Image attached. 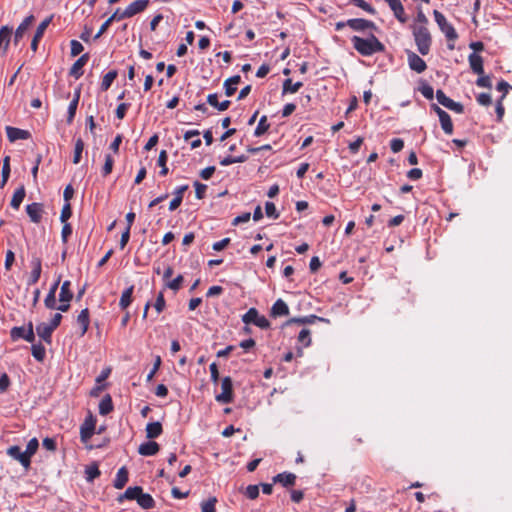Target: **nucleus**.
<instances>
[{
    "label": "nucleus",
    "mask_w": 512,
    "mask_h": 512,
    "mask_svg": "<svg viewBox=\"0 0 512 512\" xmlns=\"http://www.w3.org/2000/svg\"><path fill=\"white\" fill-rule=\"evenodd\" d=\"M114 409L112 397L110 394H106L99 403V414L106 416L111 413Z\"/></svg>",
    "instance_id": "obj_35"
},
{
    "label": "nucleus",
    "mask_w": 512,
    "mask_h": 512,
    "mask_svg": "<svg viewBox=\"0 0 512 512\" xmlns=\"http://www.w3.org/2000/svg\"><path fill=\"white\" fill-rule=\"evenodd\" d=\"M100 474L101 472L96 463L86 466L85 468V479L87 482H93L96 478L100 476Z\"/></svg>",
    "instance_id": "obj_44"
},
{
    "label": "nucleus",
    "mask_w": 512,
    "mask_h": 512,
    "mask_svg": "<svg viewBox=\"0 0 512 512\" xmlns=\"http://www.w3.org/2000/svg\"><path fill=\"white\" fill-rule=\"evenodd\" d=\"M244 495L250 500L256 499L259 496V485H248L245 488Z\"/></svg>",
    "instance_id": "obj_55"
},
{
    "label": "nucleus",
    "mask_w": 512,
    "mask_h": 512,
    "mask_svg": "<svg viewBox=\"0 0 512 512\" xmlns=\"http://www.w3.org/2000/svg\"><path fill=\"white\" fill-rule=\"evenodd\" d=\"M142 487L141 486H130L128 487L124 493L119 494L116 498V501L119 504H122L125 500H135L137 501V498L139 494L141 493Z\"/></svg>",
    "instance_id": "obj_23"
},
{
    "label": "nucleus",
    "mask_w": 512,
    "mask_h": 512,
    "mask_svg": "<svg viewBox=\"0 0 512 512\" xmlns=\"http://www.w3.org/2000/svg\"><path fill=\"white\" fill-rule=\"evenodd\" d=\"M125 18H130L126 10L121 11L120 8L116 9V11L108 18V20L112 23L113 21H121Z\"/></svg>",
    "instance_id": "obj_62"
},
{
    "label": "nucleus",
    "mask_w": 512,
    "mask_h": 512,
    "mask_svg": "<svg viewBox=\"0 0 512 512\" xmlns=\"http://www.w3.org/2000/svg\"><path fill=\"white\" fill-rule=\"evenodd\" d=\"M302 86H303L302 82L298 81V82L293 83L292 79L287 78L283 81L282 95H285L288 93H290V94L296 93Z\"/></svg>",
    "instance_id": "obj_40"
},
{
    "label": "nucleus",
    "mask_w": 512,
    "mask_h": 512,
    "mask_svg": "<svg viewBox=\"0 0 512 512\" xmlns=\"http://www.w3.org/2000/svg\"><path fill=\"white\" fill-rule=\"evenodd\" d=\"M25 196H26L25 186L21 185L20 187H18L15 190V192L12 196L11 202H10V206L13 209L18 210L20 208L21 203L23 202Z\"/></svg>",
    "instance_id": "obj_34"
},
{
    "label": "nucleus",
    "mask_w": 512,
    "mask_h": 512,
    "mask_svg": "<svg viewBox=\"0 0 512 512\" xmlns=\"http://www.w3.org/2000/svg\"><path fill=\"white\" fill-rule=\"evenodd\" d=\"M265 213H266L267 217L272 218V219H278L280 216L279 212L276 209L275 204L270 201H267L265 203Z\"/></svg>",
    "instance_id": "obj_53"
},
{
    "label": "nucleus",
    "mask_w": 512,
    "mask_h": 512,
    "mask_svg": "<svg viewBox=\"0 0 512 512\" xmlns=\"http://www.w3.org/2000/svg\"><path fill=\"white\" fill-rule=\"evenodd\" d=\"M31 353L35 360L42 362L46 357V349L41 342L31 343Z\"/></svg>",
    "instance_id": "obj_42"
},
{
    "label": "nucleus",
    "mask_w": 512,
    "mask_h": 512,
    "mask_svg": "<svg viewBox=\"0 0 512 512\" xmlns=\"http://www.w3.org/2000/svg\"><path fill=\"white\" fill-rule=\"evenodd\" d=\"M53 19V16H49L47 17L46 19H44L37 27L36 31H35V34L33 36V39L31 41V49L36 52L37 49H38V44H39V41L41 40V38L43 37L44 35V32L45 30L47 29V27L49 26V24L51 23Z\"/></svg>",
    "instance_id": "obj_15"
},
{
    "label": "nucleus",
    "mask_w": 512,
    "mask_h": 512,
    "mask_svg": "<svg viewBox=\"0 0 512 512\" xmlns=\"http://www.w3.org/2000/svg\"><path fill=\"white\" fill-rule=\"evenodd\" d=\"M129 480V473L125 466L118 469L116 477L113 482V486L116 489H122Z\"/></svg>",
    "instance_id": "obj_29"
},
{
    "label": "nucleus",
    "mask_w": 512,
    "mask_h": 512,
    "mask_svg": "<svg viewBox=\"0 0 512 512\" xmlns=\"http://www.w3.org/2000/svg\"><path fill=\"white\" fill-rule=\"evenodd\" d=\"M70 287L71 282L69 280H66L62 283L59 293L60 302H70L73 299L74 294L71 291Z\"/></svg>",
    "instance_id": "obj_36"
},
{
    "label": "nucleus",
    "mask_w": 512,
    "mask_h": 512,
    "mask_svg": "<svg viewBox=\"0 0 512 512\" xmlns=\"http://www.w3.org/2000/svg\"><path fill=\"white\" fill-rule=\"evenodd\" d=\"M349 2L370 15H375L377 13L376 9L365 0H349Z\"/></svg>",
    "instance_id": "obj_47"
},
{
    "label": "nucleus",
    "mask_w": 512,
    "mask_h": 512,
    "mask_svg": "<svg viewBox=\"0 0 512 512\" xmlns=\"http://www.w3.org/2000/svg\"><path fill=\"white\" fill-rule=\"evenodd\" d=\"M114 160L110 154L105 155V162L101 169V174L103 177L108 176L113 169Z\"/></svg>",
    "instance_id": "obj_51"
},
{
    "label": "nucleus",
    "mask_w": 512,
    "mask_h": 512,
    "mask_svg": "<svg viewBox=\"0 0 512 512\" xmlns=\"http://www.w3.org/2000/svg\"><path fill=\"white\" fill-rule=\"evenodd\" d=\"M240 81H241L240 75H234L225 80L223 87L225 90V95L227 97L234 95V93L237 90L236 85L239 84Z\"/></svg>",
    "instance_id": "obj_30"
},
{
    "label": "nucleus",
    "mask_w": 512,
    "mask_h": 512,
    "mask_svg": "<svg viewBox=\"0 0 512 512\" xmlns=\"http://www.w3.org/2000/svg\"><path fill=\"white\" fill-rule=\"evenodd\" d=\"M90 58L88 53L82 54L71 66L69 75L75 79H79L83 75V67L86 65Z\"/></svg>",
    "instance_id": "obj_16"
},
{
    "label": "nucleus",
    "mask_w": 512,
    "mask_h": 512,
    "mask_svg": "<svg viewBox=\"0 0 512 512\" xmlns=\"http://www.w3.org/2000/svg\"><path fill=\"white\" fill-rule=\"evenodd\" d=\"M166 306V301L164 299V293L163 291L159 292L157 295L156 301L154 303V308L157 311V313H161Z\"/></svg>",
    "instance_id": "obj_60"
},
{
    "label": "nucleus",
    "mask_w": 512,
    "mask_h": 512,
    "mask_svg": "<svg viewBox=\"0 0 512 512\" xmlns=\"http://www.w3.org/2000/svg\"><path fill=\"white\" fill-rule=\"evenodd\" d=\"M316 321L330 323V320L327 318H323V317L311 314V315L302 316V317H293V318L287 320L284 323V326H289L291 324H301V325L313 324Z\"/></svg>",
    "instance_id": "obj_14"
},
{
    "label": "nucleus",
    "mask_w": 512,
    "mask_h": 512,
    "mask_svg": "<svg viewBox=\"0 0 512 512\" xmlns=\"http://www.w3.org/2000/svg\"><path fill=\"white\" fill-rule=\"evenodd\" d=\"M222 392L215 396V400L218 403L230 404L234 400L233 392V380L230 376H226L222 379L221 383Z\"/></svg>",
    "instance_id": "obj_6"
},
{
    "label": "nucleus",
    "mask_w": 512,
    "mask_h": 512,
    "mask_svg": "<svg viewBox=\"0 0 512 512\" xmlns=\"http://www.w3.org/2000/svg\"><path fill=\"white\" fill-rule=\"evenodd\" d=\"M12 36V28L9 26H2L0 28V48L3 47L4 51H7L10 39Z\"/></svg>",
    "instance_id": "obj_38"
},
{
    "label": "nucleus",
    "mask_w": 512,
    "mask_h": 512,
    "mask_svg": "<svg viewBox=\"0 0 512 512\" xmlns=\"http://www.w3.org/2000/svg\"><path fill=\"white\" fill-rule=\"evenodd\" d=\"M61 281V275H58L54 283L50 286L49 292L44 299V304L47 309L56 308V292Z\"/></svg>",
    "instance_id": "obj_17"
},
{
    "label": "nucleus",
    "mask_w": 512,
    "mask_h": 512,
    "mask_svg": "<svg viewBox=\"0 0 512 512\" xmlns=\"http://www.w3.org/2000/svg\"><path fill=\"white\" fill-rule=\"evenodd\" d=\"M408 66L412 71L420 74L427 68L426 62L415 52L406 50Z\"/></svg>",
    "instance_id": "obj_10"
},
{
    "label": "nucleus",
    "mask_w": 512,
    "mask_h": 512,
    "mask_svg": "<svg viewBox=\"0 0 512 512\" xmlns=\"http://www.w3.org/2000/svg\"><path fill=\"white\" fill-rule=\"evenodd\" d=\"M38 447H39V442H38L37 438H35V437L30 439L29 442L27 443L25 452L30 460H31V457L37 452Z\"/></svg>",
    "instance_id": "obj_54"
},
{
    "label": "nucleus",
    "mask_w": 512,
    "mask_h": 512,
    "mask_svg": "<svg viewBox=\"0 0 512 512\" xmlns=\"http://www.w3.org/2000/svg\"><path fill=\"white\" fill-rule=\"evenodd\" d=\"M390 7V9L393 11L395 18L401 22L405 23L407 20V17L405 15L404 7L400 0H384Z\"/></svg>",
    "instance_id": "obj_19"
},
{
    "label": "nucleus",
    "mask_w": 512,
    "mask_h": 512,
    "mask_svg": "<svg viewBox=\"0 0 512 512\" xmlns=\"http://www.w3.org/2000/svg\"><path fill=\"white\" fill-rule=\"evenodd\" d=\"M133 291L134 286L131 285L122 292V295L119 300V307L121 308V310L127 309L129 305L132 303Z\"/></svg>",
    "instance_id": "obj_37"
},
{
    "label": "nucleus",
    "mask_w": 512,
    "mask_h": 512,
    "mask_svg": "<svg viewBox=\"0 0 512 512\" xmlns=\"http://www.w3.org/2000/svg\"><path fill=\"white\" fill-rule=\"evenodd\" d=\"M7 454L13 459L19 461V463L24 467H30L31 460L27 456L25 451H22L21 447L18 445L11 446L7 449Z\"/></svg>",
    "instance_id": "obj_12"
},
{
    "label": "nucleus",
    "mask_w": 512,
    "mask_h": 512,
    "mask_svg": "<svg viewBox=\"0 0 512 512\" xmlns=\"http://www.w3.org/2000/svg\"><path fill=\"white\" fill-rule=\"evenodd\" d=\"M168 160V154L166 150H162L159 153L157 164L161 167V170L159 171L160 176H166L168 174V167L166 166Z\"/></svg>",
    "instance_id": "obj_46"
},
{
    "label": "nucleus",
    "mask_w": 512,
    "mask_h": 512,
    "mask_svg": "<svg viewBox=\"0 0 512 512\" xmlns=\"http://www.w3.org/2000/svg\"><path fill=\"white\" fill-rule=\"evenodd\" d=\"M353 48L363 57H370L385 51V45L370 32L366 37L354 35L350 38Z\"/></svg>",
    "instance_id": "obj_1"
},
{
    "label": "nucleus",
    "mask_w": 512,
    "mask_h": 512,
    "mask_svg": "<svg viewBox=\"0 0 512 512\" xmlns=\"http://www.w3.org/2000/svg\"><path fill=\"white\" fill-rule=\"evenodd\" d=\"M468 62L470 65V68L473 73L477 75H483L484 74V67H483V58L476 52L471 53L468 56Z\"/></svg>",
    "instance_id": "obj_21"
},
{
    "label": "nucleus",
    "mask_w": 512,
    "mask_h": 512,
    "mask_svg": "<svg viewBox=\"0 0 512 512\" xmlns=\"http://www.w3.org/2000/svg\"><path fill=\"white\" fill-rule=\"evenodd\" d=\"M160 450V446L155 441H147L142 443L138 448V453L142 456H154Z\"/></svg>",
    "instance_id": "obj_25"
},
{
    "label": "nucleus",
    "mask_w": 512,
    "mask_h": 512,
    "mask_svg": "<svg viewBox=\"0 0 512 512\" xmlns=\"http://www.w3.org/2000/svg\"><path fill=\"white\" fill-rule=\"evenodd\" d=\"M37 335L47 344L52 342V334L54 330L45 322H41L35 327Z\"/></svg>",
    "instance_id": "obj_22"
},
{
    "label": "nucleus",
    "mask_w": 512,
    "mask_h": 512,
    "mask_svg": "<svg viewBox=\"0 0 512 512\" xmlns=\"http://www.w3.org/2000/svg\"><path fill=\"white\" fill-rule=\"evenodd\" d=\"M412 33L418 52L423 56L427 55L432 44V37L428 28L426 26H414Z\"/></svg>",
    "instance_id": "obj_2"
},
{
    "label": "nucleus",
    "mask_w": 512,
    "mask_h": 512,
    "mask_svg": "<svg viewBox=\"0 0 512 512\" xmlns=\"http://www.w3.org/2000/svg\"><path fill=\"white\" fill-rule=\"evenodd\" d=\"M72 216V207L70 203H64L61 214H60V221L62 223H66L67 220Z\"/></svg>",
    "instance_id": "obj_59"
},
{
    "label": "nucleus",
    "mask_w": 512,
    "mask_h": 512,
    "mask_svg": "<svg viewBox=\"0 0 512 512\" xmlns=\"http://www.w3.org/2000/svg\"><path fill=\"white\" fill-rule=\"evenodd\" d=\"M438 117L441 124V128L444 131V133L451 135L453 133L454 127L450 115L445 111Z\"/></svg>",
    "instance_id": "obj_41"
},
{
    "label": "nucleus",
    "mask_w": 512,
    "mask_h": 512,
    "mask_svg": "<svg viewBox=\"0 0 512 512\" xmlns=\"http://www.w3.org/2000/svg\"><path fill=\"white\" fill-rule=\"evenodd\" d=\"M84 149V141L81 138L76 139L74 146L73 163L78 164Z\"/></svg>",
    "instance_id": "obj_48"
},
{
    "label": "nucleus",
    "mask_w": 512,
    "mask_h": 512,
    "mask_svg": "<svg viewBox=\"0 0 512 512\" xmlns=\"http://www.w3.org/2000/svg\"><path fill=\"white\" fill-rule=\"evenodd\" d=\"M290 313L289 307L282 299H277L271 307L270 315L273 318L288 316Z\"/></svg>",
    "instance_id": "obj_20"
},
{
    "label": "nucleus",
    "mask_w": 512,
    "mask_h": 512,
    "mask_svg": "<svg viewBox=\"0 0 512 512\" xmlns=\"http://www.w3.org/2000/svg\"><path fill=\"white\" fill-rule=\"evenodd\" d=\"M145 431L148 439H155L162 434L163 427L159 421L150 422L146 425Z\"/></svg>",
    "instance_id": "obj_32"
},
{
    "label": "nucleus",
    "mask_w": 512,
    "mask_h": 512,
    "mask_svg": "<svg viewBox=\"0 0 512 512\" xmlns=\"http://www.w3.org/2000/svg\"><path fill=\"white\" fill-rule=\"evenodd\" d=\"M7 138L10 142H15L17 140H26L30 138L31 134L28 130L12 127V126H6L5 128Z\"/></svg>",
    "instance_id": "obj_18"
},
{
    "label": "nucleus",
    "mask_w": 512,
    "mask_h": 512,
    "mask_svg": "<svg viewBox=\"0 0 512 512\" xmlns=\"http://www.w3.org/2000/svg\"><path fill=\"white\" fill-rule=\"evenodd\" d=\"M242 322L246 325L248 324H254L255 326L261 328V329H269L271 324L269 320L263 316L260 315L258 310L256 308H250L243 316H242Z\"/></svg>",
    "instance_id": "obj_5"
},
{
    "label": "nucleus",
    "mask_w": 512,
    "mask_h": 512,
    "mask_svg": "<svg viewBox=\"0 0 512 512\" xmlns=\"http://www.w3.org/2000/svg\"><path fill=\"white\" fill-rule=\"evenodd\" d=\"M149 5V0H135L134 2L130 3L126 8V12L128 13L129 17H133L134 15L143 12L147 6Z\"/></svg>",
    "instance_id": "obj_27"
},
{
    "label": "nucleus",
    "mask_w": 512,
    "mask_h": 512,
    "mask_svg": "<svg viewBox=\"0 0 512 512\" xmlns=\"http://www.w3.org/2000/svg\"><path fill=\"white\" fill-rule=\"evenodd\" d=\"M183 281L184 277L182 275H178L176 278L166 281L165 287L177 292L182 287Z\"/></svg>",
    "instance_id": "obj_50"
},
{
    "label": "nucleus",
    "mask_w": 512,
    "mask_h": 512,
    "mask_svg": "<svg viewBox=\"0 0 512 512\" xmlns=\"http://www.w3.org/2000/svg\"><path fill=\"white\" fill-rule=\"evenodd\" d=\"M295 481L296 475L291 472H282L273 477V483H279L283 487H291Z\"/></svg>",
    "instance_id": "obj_26"
},
{
    "label": "nucleus",
    "mask_w": 512,
    "mask_h": 512,
    "mask_svg": "<svg viewBox=\"0 0 512 512\" xmlns=\"http://www.w3.org/2000/svg\"><path fill=\"white\" fill-rule=\"evenodd\" d=\"M83 50L84 47L78 40L73 39L70 41V55L72 57L79 55Z\"/></svg>",
    "instance_id": "obj_57"
},
{
    "label": "nucleus",
    "mask_w": 512,
    "mask_h": 512,
    "mask_svg": "<svg viewBox=\"0 0 512 512\" xmlns=\"http://www.w3.org/2000/svg\"><path fill=\"white\" fill-rule=\"evenodd\" d=\"M418 90L426 99L432 100L434 98V89L427 81L420 80Z\"/></svg>",
    "instance_id": "obj_45"
},
{
    "label": "nucleus",
    "mask_w": 512,
    "mask_h": 512,
    "mask_svg": "<svg viewBox=\"0 0 512 512\" xmlns=\"http://www.w3.org/2000/svg\"><path fill=\"white\" fill-rule=\"evenodd\" d=\"M216 497H209L207 500L201 502L202 512H216Z\"/></svg>",
    "instance_id": "obj_49"
},
{
    "label": "nucleus",
    "mask_w": 512,
    "mask_h": 512,
    "mask_svg": "<svg viewBox=\"0 0 512 512\" xmlns=\"http://www.w3.org/2000/svg\"><path fill=\"white\" fill-rule=\"evenodd\" d=\"M435 97L439 104L444 106L445 108L458 113L462 114L464 113V105L460 102H456L453 99L449 98L443 90L438 89L435 93Z\"/></svg>",
    "instance_id": "obj_8"
},
{
    "label": "nucleus",
    "mask_w": 512,
    "mask_h": 512,
    "mask_svg": "<svg viewBox=\"0 0 512 512\" xmlns=\"http://www.w3.org/2000/svg\"><path fill=\"white\" fill-rule=\"evenodd\" d=\"M433 16H434L435 22L437 23L441 32L445 35L446 39L449 42L456 41L458 39V34H457L455 28L453 27V25L447 21L445 15L438 10H434Z\"/></svg>",
    "instance_id": "obj_4"
},
{
    "label": "nucleus",
    "mask_w": 512,
    "mask_h": 512,
    "mask_svg": "<svg viewBox=\"0 0 512 512\" xmlns=\"http://www.w3.org/2000/svg\"><path fill=\"white\" fill-rule=\"evenodd\" d=\"M476 85L482 88H488L490 89L492 87L491 78L489 75H479L478 79L476 80Z\"/></svg>",
    "instance_id": "obj_61"
},
{
    "label": "nucleus",
    "mask_w": 512,
    "mask_h": 512,
    "mask_svg": "<svg viewBox=\"0 0 512 512\" xmlns=\"http://www.w3.org/2000/svg\"><path fill=\"white\" fill-rule=\"evenodd\" d=\"M130 105H131L130 103H120L117 106L115 115L119 120L124 119L126 112H127L128 108L130 107Z\"/></svg>",
    "instance_id": "obj_64"
},
{
    "label": "nucleus",
    "mask_w": 512,
    "mask_h": 512,
    "mask_svg": "<svg viewBox=\"0 0 512 512\" xmlns=\"http://www.w3.org/2000/svg\"><path fill=\"white\" fill-rule=\"evenodd\" d=\"M25 210L31 222L35 224L41 222L42 215L44 213V205L42 203L33 202L28 204Z\"/></svg>",
    "instance_id": "obj_13"
},
{
    "label": "nucleus",
    "mask_w": 512,
    "mask_h": 512,
    "mask_svg": "<svg viewBox=\"0 0 512 512\" xmlns=\"http://www.w3.org/2000/svg\"><path fill=\"white\" fill-rule=\"evenodd\" d=\"M207 103L212 107L216 108L218 111H225L229 108L231 102L229 100H224L222 102L218 101V94L211 93L207 96Z\"/></svg>",
    "instance_id": "obj_31"
},
{
    "label": "nucleus",
    "mask_w": 512,
    "mask_h": 512,
    "mask_svg": "<svg viewBox=\"0 0 512 512\" xmlns=\"http://www.w3.org/2000/svg\"><path fill=\"white\" fill-rule=\"evenodd\" d=\"M77 324L80 326V336H84L86 332L88 331L89 324H90V314L89 309L85 308L81 310L79 315L77 316Z\"/></svg>",
    "instance_id": "obj_28"
},
{
    "label": "nucleus",
    "mask_w": 512,
    "mask_h": 512,
    "mask_svg": "<svg viewBox=\"0 0 512 512\" xmlns=\"http://www.w3.org/2000/svg\"><path fill=\"white\" fill-rule=\"evenodd\" d=\"M310 330L309 329H302L300 332H299V335H298V341L304 346V347H309L311 345V337H310Z\"/></svg>",
    "instance_id": "obj_52"
},
{
    "label": "nucleus",
    "mask_w": 512,
    "mask_h": 512,
    "mask_svg": "<svg viewBox=\"0 0 512 512\" xmlns=\"http://www.w3.org/2000/svg\"><path fill=\"white\" fill-rule=\"evenodd\" d=\"M117 76H118V71L115 69L110 70L108 73H106L102 78V81L100 84V90L102 92L107 91L111 87L112 83L117 78Z\"/></svg>",
    "instance_id": "obj_39"
},
{
    "label": "nucleus",
    "mask_w": 512,
    "mask_h": 512,
    "mask_svg": "<svg viewBox=\"0 0 512 512\" xmlns=\"http://www.w3.org/2000/svg\"><path fill=\"white\" fill-rule=\"evenodd\" d=\"M347 26L356 32H366L367 30L374 32L378 31V26L371 20L364 18H351L346 20Z\"/></svg>",
    "instance_id": "obj_7"
},
{
    "label": "nucleus",
    "mask_w": 512,
    "mask_h": 512,
    "mask_svg": "<svg viewBox=\"0 0 512 512\" xmlns=\"http://www.w3.org/2000/svg\"><path fill=\"white\" fill-rule=\"evenodd\" d=\"M78 107V102L76 100H71L67 109V123L71 124L75 118L76 111Z\"/></svg>",
    "instance_id": "obj_56"
},
{
    "label": "nucleus",
    "mask_w": 512,
    "mask_h": 512,
    "mask_svg": "<svg viewBox=\"0 0 512 512\" xmlns=\"http://www.w3.org/2000/svg\"><path fill=\"white\" fill-rule=\"evenodd\" d=\"M30 265L32 267V270L30 272V275L28 277V280H27V285L28 286H32L34 284H36L39 279H40V276H41V273H42V260L40 257L38 256H33L31 261H30Z\"/></svg>",
    "instance_id": "obj_11"
},
{
    "label": "nucleus",
    "mask_w": 512,
    "mask_h": 512,
    "mask_svg": "<svg viewBox=\"0 0 512 512\" xmlns=\"http://www.w3.org/2000/svg\"><path fill=\"white\" fill-rule=\"evenodd\" d=\"M96 418L91 412L86 416L84 422L80 426L81 442L86 443L95 433Z\"/></svg>",
    "instance_id": "obj_9"
},
{
    "label": "nucleus",
    "mask_w": 512,
    "mask_h": 512,
    "mask_svg": "<svg viewBox=\"0 0 512 512\" xmlns=\"http://www.w3.org/2000/svg\"><path fill=\"white\" fill-rule=\"evenodd\" d=\"M10 339L16 342L23 339L29 343L35 342V331L31 321L26 326H14L10 330Z\"/></svg>",
    "instance_id": "obj_3"
},
{
    "label": "nucleus",
    "mask_w": 512,
    "mask_h": 512,
    "mask_svg": "<svg viewBox=\"0 0 512 512\" xmlns=\"http://www.w3.org/2000/svg\"><path fill=\"white\" fill-rule=\"evenodd\" d=\"M72 234V226L70 223H63L62 231H61V240L64 244L68 242V238Z\"/></svg>",
    "instance_id": "obj_63"
},
{
    "label": "nucleus",
    "mask_w": 512,
    "mask_h": 512,
    "mask_svg": "<svg viewBox=\"0 0 512 512\" xmlns=\"http://www.w3.org/2000/svg\"><path fill=\"white\" fill-rule=\"evenodd\" d=\"M193 186L195 187L196 198L199 200L203 199L205 197L207 185L199 181H194Z\"/></svg>",
    "instance_id": "obj_58"
},
{
    "label": "nucleus",
    "mask_w": 512,
    "mask_h": 512,
    "mask_svg": "<svg viewBox=\"0 0 512 512\" xmlns=\"http://www.w3.org/2000/svg\"><path fill=\"white\" fill-rule=\"evenodd\" d=\"M34 19L35 18L33 15H29L17 27V29L14 33V39H13L15 45H17L19 43V41L23 38L25 32L28 30L29 26L33 23Z\"/></svg>",
    "instance_id": "obj_24"
},
{
    "label": "nucleus",
    "mask_w": 512,
    "mask_h": 512,
    "mask_svg": "<svg viewBox=\"0 0 512 512\" xmlns=\"http://www.w3.org/2000/svg\"><path fill=\"white\" fill-rule=\"evenodd\" d=\"M137 504L145 510H149L155 507V500L149 493H144L143 489L137 498Z\"/></svg>",
    "instance_id": "obj_33"
},
{
    "label": "nucleus",
    "mask_w": 512,
    "mask_h": 512,
    "mask_svg": "<svg viewBox=\"0 0 512 512\" xmlns=\"http://www.w3.org/2000/svg\"><path fill=\"white\" fill-rule=\"evenodd\" d=\"M270 128V123L268 122L267 116L263 115L254 130V136L260 137L264 135Z\"/></svg>",
    "instance_id": "obj_43"
}]
</instances>
